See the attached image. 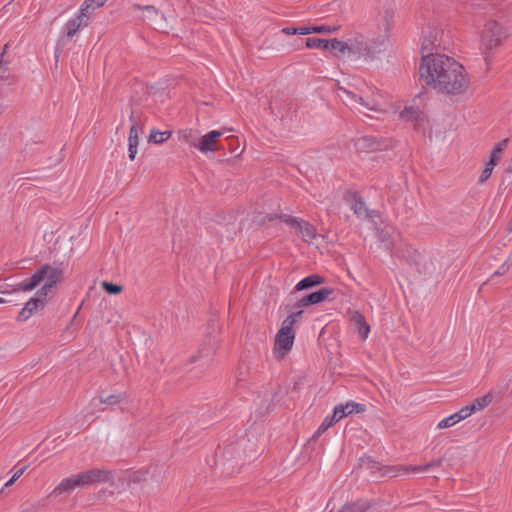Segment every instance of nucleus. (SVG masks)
<instances>
[{"instance_id":"nucleus-1","label":"nucleus","mask_w":512,"mask_h":512,"mask_svg":"<svg viewBox=\"0 0 512 512\" xmlns=\"http://www.w3.org/2000/svg\"><path fill=\"white\" fill-rule=\"evenodd\" d=\"M418 71L423 85L446 95H461L470 84L464 67L442 53L423 55Z\"/></svg>"},{"instance_id":"nucleus-2","label":"nucleus","mask_w":512,"mask_h":512,"mask_svg":"<svg viewBox=\"0 0 512 512\" xmlns=\"http://www.w3.org/2000/svg\"><path fill=\"white\" fill-rule=\"evenodd\" d=\"M505 38V31L498 22L489 21L486 23L482 32L481 42L487 63H489L493 49L498 47Z\"/></svg>"},{"instance_id":"nucleus-3","label":"nucleus","mask_w":512,"mask_h":512,"mask_svg":"<svg viewBox=\"0 0 512 512\" xmlns=\"http://www.w3.org/2000/svg\"><path fill=\"white\" fill-rule=\"evenodd\" d=\"M444 32L436 26H428L423 32L421 53L427 55L429 53H440L441 49H446V43L443 40Z\"/></svg>"},{"instance_id":"nucleus-4","label":"nucleus","mask_w":512,"mask_h":512,"mask_svg":"<svg viewBox=\"0 0 512 512\" xmlns=\"http://www.w3.org/2000/svg\"><path fill=\"white\" fill-rule=\"evenodd\" d=\"M53 270H61L58 267H52L49 264H44L36 270V272L29 278L24 279L22 282L14 285L13 291H32L38 287L44 280H47Z\"/></svg>"},{"instance_id":"nucleus-5","label":"nucleus","mask_w":512,"mask_h":512,"mask_svg":"<svg viewBox=\"0 0 512 512\" xmlns=\"http://www.w3.org/2000/svg\"><path fill=\"white\" fill-rule=\"evenodd\" d=\"M53 270H61L58 267H52L49 264H44L36 270V272L29 278L24 279L22 282L14 285L13 291H32L38 287L44 280H47Z\"/></svg>"},{"instance_id":"nucleus-6","label":"nucleus","mask_w":512,"mask_h":512,"mask_svg":"<svg viewBox=\"0 0 512 512\" xmlns=\"http://www.w3.org/2000/svg\"><path fill=\"white\" fill-rule=\"evenodd\" d=\"M294 338V328L282 323L275 337L274 353L277 358H283L292 349Z\"/></svg>"},{"instance_id":"nucleus-7","label":"nucleus","mask_w":512,"mask_h":512,"mask_svg":"<svg viewBox=\"0 0 512 512\" xmlns=\"http://www.w3.org/2000/svg\"><path fill=\"white\" fill-rule=\"evenodd\" d=\"M334 289L329 287H322L321 289L312 292L310 294L304 295L303 297L297 299L295 303L291 305H286L287 310H295L298 308H304L311 305H316L322 303L334 294Z\"/></svg>"},{"instance_id":"nucleus-8","label":"nucleus","mask_w":512,"mask_h":512,"mask_svg":"<svg viewBox=\"0 0 512 512\" xmlns=\"http://www.w3.org/2000/svg\"><path fill=\"white\" fill-rule=\"evenodd\" d=\"M361 466L365 469L369 470L371 474L380 473L381 477L391 476L395 477L399 473L405 474V466L395 465V466H383L379 462L373 460L371 457H363L360 459Z\"/></svg>"},{"instance_id":"nucleus-9","label":"nucleus","mask_w":512,"mask_h":512,"mask_svg":"<svg viewBox=\"0 0 512 512\" xmlns=\"http://www.w3.org/2000/svg\"><path fill=\"white\" fill-rule=\"evenodd\" d=\"M346 53L356 57H364L365 59H373L376 53L381 49H375L364 41L363 37L348 39Z\"/></svg>"},{"instance_id":"nucleus-10","label":"nucleus","mask_w":512,"mask_h":512,"mask_svg":"<svg viewBox=\"0 0 512 512\" xmlns=\"http://www.w3.org/2000/svg\"><path fill=\"white\" fill-rule=\"evenodd\" d=\"M78 475L83 487L99 482H113V473L109 470L93 468Z\"/></svg>"},{"instance_id":"nucleus-11","label":"nucleus","mask_w":512,"mask_h":512,"mask_svg":"<svg viewBox=\"0 0 512 512\" xmlns=\"http://www.w3.org/2000/svg\"><path fill=\"white\" fill-rule=\"evenodd\" d=\"M221 131L212 130L203 135L198 143H192L194 147L199 149L202 153L214 152L222 147L217 145V139L222 136Z\"/></svg>"},{"instance_id":"nucleus-12","label":"nucleus","mask_w":512,"mask_h":512,"mask_svg":"<svg viewBox=\"0 0 512 512\" xmlns=\"http://www.w3.org/2000/svg\"><path fill=\"white\" fill-rule=\"evenodd\" d=\"M365 405L361 403H356L354 401H349L345 405L339 404L334 407L333 415L337 421H340L342 418L352 414V413H362L365 411Z\"/></svg>"},{"instance_id":"nucleus-13","label":"nucleus","mask_w":512,"mask_h":512,"mask_svg":"<svg viewBox=\"0 0 512 512\" xmlns=\"http://www.w3.org/2000/svg\"><path fill=\"white\" fill-rule=\"evenodd\" d=\"M472 413H474V407H462L459 411L456 413L450 415L449 417L444 418L441 420L437 428L438 429H446L449 427L454 426L456 423L460 422L461 420L466 419L469 417Z\"/></svg>"},{"instance_id":"nucleus-14","label":"nucleus","mask_w":512,"mask_h":512,"mask_svg":"<svg viewBox=\"0 0 512 512\" xmlns=\"http://www.w3.org/2000/svg\"><path fill=\"white\" fill-rule=\"evenodd\" d=\"M62 275V270H53L48 279L45 281V284L36 292L34 297L40 298L45 304L48 291L57 286V284L61 281Z\"/></svg>"},{"instance_id":"nucleus-15","label":"nucleus","mask_w":512,"mask_h":512,"mask_svg":"<svg viewBox=\"0 0 512 512\" xmlns=\"http://www.w3.org/2000/svg\"><path fill=\"white\" fill-rule=\"evenodd\" d=\"M44 306H45V304L40 298H35V297L30 298V300L25 304V306L19 312L18 320L26 321L34 313H36L39 309H43Z\"/></svg>"},{"instance_id":"nucleus-16","label":"nucleus","mask_w":512,"mask_h":512,"mask_svg":"<svg viewBox=\"0 0 512 512\" xmlns=\"http://www.w3.org/2000/svg\"><path fill=\"white\" fill-rule=\"evenodd\" d=\"M77 487H83L78 474L63 479L53 490L52 494L60 495L73 491Z\"/></svg>"},{"instance_id":"nucleus-17","label":"nucleus","mask_w":512,"mask_h":512,"mask_svg":"<svg viewBox=\"0 0 512 512\" xmlns=\"http://www.w3.org/2000/svg\"><path fill=\"white\" fill-rule=\"evenodd\" d=\"M325 282L324 277L318 275V274H311L302 280H300L296 286L295 291H303L310 288H313L315 286L321 285Z\"/></svg>"},{"instance_id":"nucleus-18","label":"nucleus","mask_w":512,"mask_h":512,"mask_svg":"<svg viewBox=\"0 0 512 512\" xmlns=\"http://www.w3.org/2000/svg\"><path fill=\"white\" fill-rule=\"evenodd\" d=\"M244 454V442L238 441L236 443L230 444L224 449V455L228 460L235 459L236 463L243 460Z\"/></svg>"},{"instance_id":"nucleus-19","label":"nucleus","mask_w":512,"mask_h":512,"mask_svg":"<svg viewBox=\"0 0 512 512\" xmlns=\"http://www.w3.org/2000/svg\"><path fill=\"white\" fill-rule=\"evenodd\" d=\"M352 199L353 201L351 203V209L353 210L354 214H356L358 217H371V212L366 208L362 197L357 192L352 194Z\"/></svg>"},{"instance_id":"nucleus-20","label":"nucleus","mask_w":512,"mask_h":512,"mask_svg":"<svg viewBox=\"0 0 512 512\" xmlns=\"http://www.w3.org/2000/svg\"><path fill=\"white\" fill-rule=\"evenodd\" d=\"M351 321L354 322L357 326V331L361 339H366L370 332V325L365 320V317L358 311H356L352 317Z\"/></svg>"},{"instance_id":"nucleus-21","label":"nucleus","mask_w":512,"mask_h":512,"mask_svg":"<svg viewBox=\"0 0 512 512\" xmlns=\"http://www.w3.org/2000/svg\"><path fill=\"white\" fill-rule=\"evenodd\" d=\"M339 29L338 26H328V25H309V26H301V31H303V35L308 34H331L336 32Z\"/></svg>"},{"instance_id":"nucleus-22","label":"nucleus","mask_w":512,"mask_h":512,"mask_svg":"<svg viewBox=\"0 0 512 512\" xmlns=\"http://www.w3.org/2000/svg\"><path fill=\"white\" fill-rule=\"evenodd\" d=\"M342 92H343V94L346 95V97H347L346 100H348V101L359 102L363 107H365L366 109L371 110V111L380 110L378 107V104L374 100L366 101L363 97L357 96L355 93L348 91L346 89H343Z\"/></svg>"},{"instance_id":"nucleus-23","label":"nucleus","mask_w":512,"mask_h":512,"mask_svg":"<svg viewBox=\"0 0 512 512\" xmlns=\"http://www.w3.org/2000/svg\"><path fill=\"white\" fill-rule=\"evenodd\" d=\"M356 146L360 150L375 151L380 150L381 145L376 138L372 136H363L356 141Z\"/></svg>"},{"instance_id":"nucleus-24","label":"nucleus","mask_w":512,"mask_h":512,"mask_svg":"<svg viewBox=\"0 0 512 512\" xmlns=\"http://www.w3.org/2000/svg\"><path fill=\"white\" fill-rule=\"evenodd\" d=\"M127 399V394L125 392H119L107 395L105 392H101L98 396V400L100 403L107 405H117L122 401Z\"/></svg>"},{"instance_id":"nucleus-25","label":"nucleus","mask_w":512,"mask_h":512,"mask_svg":"<svg viewBox=\"0 0 512 512\" xmlns=\"http://www.w3.org/2000/svg\"><path fill=\"white\" fill-rule=\"evenodd\" d=\"M371 507V503L359 499L354 502L346 503L339 512H365Z\"/></svg>"},{"instance_id":"nucleus-26","label":"nucleus","mask_w":512,"mask_h":512,"mask_svg":"<svg viewBox=\"0 0 512 512\" xmlns=\"http://www.w3.org/2000/svg\"><path fill=\"white\" fill-rule=\"evenodd\" d=\"M442 463H443L442 459H437V460H433L425 465H408V466H405V474H407L409 472H414V473L426 472L433 467L442 466Z\"/></svg>"},{"instance_id":"nucleus-27","label":"nucleus","mask_w":512,"mask_h":512,"mask_svg":"<svg viewBox=\"0 0 512 512\" xmlns=\"http://www.w3.org/2000/svg\"><path fill=\"white\" fill-rule=\"evenodd\" d=\"M508 142H509V139L506 138L494 146V148L492 149V151L490 153V158H489L490 165H497L498 161L501 158L502 152L505 150V148L508 145Z\"/></svg>"},{"instance_id":"nucleus-28","label":"nucleus","mask_w":512,"mask_h":512,"mask_svg":"<svg viewBox=\"0 0 512 512\" xmlns=\"http://www.w3.org/2000/svg\"><path fill=\"white\" fill-rule=\"evenodd\" d=\"M421 116V111L413 106L405 107L400 112V118L404 121L418 122Z\"/></svg>"},{"instance_id":"nucleus-29","label":"nucleus","mask_w":512,"mask_h":512,"mask_svg":"<svg viewBox=\"0 0 512 512\" xmlns=\"http://www.w3.org/2000/svg\"><path fill=\"white\" fill-rule=\"evenodd\" d=\"M297 230L302 234L305 241L316 238V228L308 221L301 220Z\"/></svg>"},{"instance_id":"nucleus-30","label":"nucleus","mask_w":512,"mask_h":512,"mask_svg":"<svg viewBox=\"0 0 512 512\" xmlns=\"http://www.w3.org/2000/svg\"><path fill=\"white\" fill-rule=\"evenodd\" d=\"M146 476L147 472L143 470L128 472L124 477V481H126L128 486H130L131 484H140L146 481Z\"/></svg>"},{"instance_id":"nucleus-31","label":"nucleus","mask_w":512,"mask_h":512,"mask_svg":"<svg viewBox=\"0 0 512 512\" xmlns=\"http://www.w3.org/2000/svg\"><path fill=\"white\" fill-rule=\"evenodd\" d=\"M171 136L170 131H158L156 129H152L148 136V142L154 144H162L166 140H168Z\"/></svg>"},{"instance_id":"nucleus-32","label":"nucleus","mask_w":512,"mask_h":512,"mask_svg":"<svg viewBox=\"0 0 512 512\" xmlns=\"http://www.w3.org/2000/svg\"><path fill=\"white\" fill-rule=\"evenodd\" d=\"M329 43V39H322L316 37H309L305 39V46L310 49L319 48L323 50H328Z\"/></svg>"},{"instance_id":"nucleus-33","label":"nucleus","mask_w":512,"mask_h":512,"mask_svg":"<svg viewBox=\"0 0 512 512\" xmlns=\"http://www.w3.org/2000/svg\"><path fill=\"white\" fill-rule=\"evenodd\" d=\"M492 399V394L488 393L482 397L476 398L471 404L466 405V407H474V412L477 410H482L492 402Z\"/></svg>"},{"instance_id":"nucleus-34","label":"nucleus","mask_w":512,"mask_h":512,"mask_svg":"<svg viewBox=\"0 0 512 512\" xmlns=\"http://www.w3.org/2000/svg\"><path fill=\"white\" fill-rule=\"evenodd\" d=\"M328 50L332 51L335 56L338 53L345 54L347 50V43L338 39H329Z\"/></svg>"},{"instance_id":"nucleus-35","label":"nucleus","mask_w":512,"mask_h":512,"mask_svg":"<svg viewBox=\"0 0 512 512\" xmlns=\"http://www.w3.org/2000/svg\"><path fill=\"white\" fill-rule=\"evenodd\" d=\"M80 28H83L81 26V21L77 20L76 17L70 19L66 24H65V29H66V36L71 39L73 38L76 33L79 31Z\"/></svg>"},{"instance_id":"nucleus-36","label":"nucleus","mask_w":512,"mask_h":512,"mask_svg":"<svg viewBox=\"0 0 512 512\" xmlns=\"http://www.w3.org/2000/svg\"><path fill=\"white\" fill-rule=\"evenodd\" d=\"M133 8L144 11L146 13L145 19H148L150 21L154 20L159 13L158 9L152 5L142 6L140 4H133Z\"/></svg>"},{"instance_id":"nucleus-37","label":"nucleus","mask_w":512,"mask_h":512,"mask_svg":"<svg viewBox=\"0 0 512 512\" xmlns=\"http://www.w3.org/2000/svg\"><path fill=\"white\" fill-rule=\"evenodd\" d=\"M336 422H338V421L336 420L334 415L325 417V419L323 420L321 425L318 427V429L314 433L313 438L319 437L322 433H324L328 428L333 426Z\"/></svg>"},{"instance_id":"nucleus-38","label":"nucleus","mask_w":512,"mask_h":512,"mask_svg":"<svg viewBox=\"0 0 512 512\" xmlns=\"http://www.w3.org/2000/svg\"><path fill=\"white\" fill-rule=\"evenodd\" d=\"M292 312L287 316V318L283 321V324L289 326V327H293L294 324H296L302 317L303 315V310L302 308H298V309H295V310H291Z\"/></svg>"},{"instance_id":"nucleus-39","label":"nucleus","mask_w":512,"mask_h":512,"mask_svg":"<svg viewBox=\"0 0 512 512\" xmlns=\"http://www.w3.org/2000/svg\"><path fill=\"white\" fill-rule=\"evenodd\" d=\"M101 285L103 290L110 295L119 294L123 290V287L121 285H117L112 282L103 281Z\"/></svg>"},{"instance_id":"nucleus-40","label":"nucleus","mask_w":512,"mask_h":512,"mask_svg":"<svg viewBox=\"0 0 512 512\" xmlns=\"http://www.w3.org/2000/svg\"><path fill=\"white\" fill-rule=\"evenodd\" d=\"M495 166L496 165H490L489 161L486 163L485 168L483 169V171H482V173H481V175L479 177V183L480 184H483L484 182H486L490 178V176H491Z\"/></svg>"},{"instance_id":"nucleus-41","label":"nucleus","mask_w":512,"mask_h":512,"mask_svg":"<svg viewBox=\"0 0 512 512\" xmlns=\"http://www.w3.org/2000/svg\"><path fill=\"white\" fill-rule=\"evenodd\" d=\"M85 9H86V7L80 8L79 12L75 16L77 18V20L81 21V26L83 28L87 27L89 25V22L91 19V17H89V15L84 12V11H86Z\"/></svg>"},{"instance_id":"nucleus-42","label":"nucleus","mask_w":512,"mask_h":512,"mask_svg":"<svg viewBox=\"0 0 512 512\" xmlns=\"http://www.w3.org/2000/svg\"><path fill=\"white\" fill-rule=\"evenodd\" d=\"M128 143L138 144V128L136 123L130 127Z\"/></svg>"},{"instance_id":"nucleus-43","label":"nucleus","mask_w":512,"mask_h":512,"mask_svg":"<svg viewBox=\"0 0 512 512\" xmlns=\"http://www.w3.org/2000/svg\"><path fill=\"white\" fill-rule=\"evenodd\" d=\"M248 372V367L244 365H240L238 368V374H237V384L240 382H243L245 380V376Z\"/></svg>"},{"instance_id":"nucleus-44","label":"nucleus","mask_w":512,"mask_h":512,"mask_svg":"<svg viewBox=\"0 0 512 512\" xmlns=\"http://www.w3.org/2000/svg\"><path fill=\"white\" fill-rule=\"evenodd\" d=\"M86 7V11H84L86 14L89 15V17L92 16L94 10L97 8L95 7V5L92 3V2H89L88 0H85L82 5H81V8H85Z\"/></svg>"},{"instance_id":"nucleus-45","label":"nucleus","mask_w":512,"mask_h":512,"mask_svg":"<svg viewBox=\"0 0 512 512\" xmlns=\"http://www.w3.org/2000/svg\"><path fill=\"white\" fill-rule=\"evenodd\" d=\"M300 29H301V27H297V28L285 27L282 29V32L286 35H295V34L303 35V31H301Z\"/></svg>"},{"instance_id":"nucleus-46","label":"nucleus","mask_w":512,"mask_h":512,"mask_svg":"<svg viewBox=\"0 0 512 512\" xmlns=\"http://www.w3.org/2000/svg\"><path fill=\"white\" fill-rule=\"evenodd\" d=\"M8 49V44H5L2 50V53L0 55V69L3 70V73L7 71V63L4 62V55L6 53V50Z\"/></svg>"},{"instance_id":"nucleus-47","label":"nucleus","mask_w":512,"mask_h":512,"mask_svg":"<svg viewBox=\"0 0 512 512\" xmlns=\"http://www.w3.org/2000/svg\"><path fill=\"white\" fill-rule=\"evenodd\" d=\"M138 144L128 143L129 159L134 160L137 154Z\"/></svg>"},{"instance_id":"nucleus-48","label":"nucleus","mask_w":512,"mask_h":512,"mask_svg":"<svg viewBox=\"0 0 512 512\" xmlns=\"http://www.w3.org/2000/svg\"><path fill=\"white\" fill-rule=\"evenodd\" d=\"M302 219H299L297 217H293L291 216L290 219H288V225L291 227V228H294V229H298V227L300 226V222H301Z\"/></svg>"},{"instance_id":"nucleus-49","label":"nucleus","mask_w":512,"mask_h":512,"mask_svg":"<svg viewBox=\"0 0 512 512\" xmlns=\"http://www.w3.org/2000/svg\"><path fill=\"white\" fill-rule=\"evenodd\" d=\"M181 134H182V137L184 138V140L188 143H190L192 145V143H194L192 140L193 138V131L192 130H183L181 131Z\"/></svg>"},{"instance_id":"nucleus-50","label":"nucleus","mask_w":512,"mask_h":512,"mask_svg":"<svg viewBox=\"0 0 512 512\" xmlns=\"http://www.w3.org/2000/svg\"><path fill=\"white\" fill-rule=\"evenodd\" d=\"M204 351H206V349H201L199 350L198 352V355L196 356H192L190 359H189V362L190 363H195L196 361L200 360L201 358H203V353Z\"/></svg>"},{"instance_id":"nucleus-51","label":"nucleus","mask_w":512,"mask_h":512,"mask_svg":"<svg viewBox=\"0 0 512 512\" xmlns=\"http://www.w3.org/2000/svg\"><path fill=\"white\" fill-rule=\"evenodd\" d=\"M27 468H28V465H25L22 468H19L18 470H16L14 472L13 477H16V480H18L23 475V473L26 471Z\"/></svg>"},{"instance_id":"nucleus-52","label":"nucleus","mask_w":512,"mask_h":512,"mask_svg":"<svg viewBox=\"0 0 512 512\" xmlns=\"http://www.w3.org/2000/svg\"><path fill=\"white\" fill-rule=\"evenodd\" d=\"M89 2H92L95 7L99 8L103 6L108 0H88Z\"/></svg>"},{"instance_id":"nucleus-53","label":"nucleus","mask_w":512,"mask_h":512,"mask_svg":"<svg viewBox=\"0 0 512 512\" xmlns=\"http://www.w3.org/2000/svg\"><path fill=\"white\" fill-rule=\"evenodd\" d=\"M277 218H279L281 221L285 222L286 224L288 223V219H290V215H287V214H281V215H278L276 216Z\"/></svg>"},{"instance_id":"nucleus-54","label":"nucleus","mask_w":512,"mask_h":512,"mask_svg":"<svg viewBox=\"0 0 512 512\" xmlns=\"http://www.w3.org/2000/svg\"><path fill=\"white\" fill-rule=\"evenodd\" d=\"M16 477H11L5 484H4V487H10L12 486L15 482H16Z\"/></svg>"},{"instance_id":"nucleus-55","label":"nucleus","mask_w":512,"mask_h":512,"mask_svg":"<svg viewBox=\"0 0 512 512\" xmlns=\"http://www.w3.org/2000/svg\"><path fill=\"white\" fill-rule=\"evenodd\" d=\"M129 120L132 122V125H133L134 123H136V126L138 125L137 119L135 118V116H134V112H133V111L131 112V114H130V116H129Z\"/></svg>"},{"instance_id":"nucleus-56","label":"nucleus","mask_w":512,"mask_h":512,"mask_svg":"<svg viewBox=\"0 0 512 512\" xmlns=\"http://www.w3.org/2000/svg\"><path fill=\"white\" fill-rule=\"evenodd\" d=\"M506 172H507V173H512V165H511V166H509V167L506 169Z\"/></svg>"},{"instance_id":"nucleus-57","label":"nucleus","mask_w":512,"mask_h":512,"mask_svg":"<svg viewBox=\"0 0 512 512\" xmlns=\"http://www.w3.org/2000/svg\"><path fill=\"white\" fill-rule=\"evenodd\" d=\"M502 274H503V272H499V271H497L496 273H494V274L492 275V277H494V276H496V275H502Z\"/></svg>"},{"instance_id":"nucleus-58","label":"nucleus","mask_w":512,"mask_h":512,"mask_svg":"<svg viewBox=\"0 0 512 512\" xmlns=\"http://www.w3.org/2000/svg\"><path fill=\"white\" fill-rule=\"evenodd\" d=\"M208 363H209V359H207V360L203 363V365H206V366H207V365H208Z\"/></svg>"},{"instance_id":"nucleus-59","label":"nucleus","mask_w":512,"mask_h":512,"mask_svg":"<svg viewBox=\"0 0 512 512\" xmlns=\"http://www.w3.org/2000/svg\"><path fill=\"white\" fill-rule=\"evenodd\" d=\"M385 238H387V235H384V234L382 233V240L384 241V240H385Z\"/></svg>"},{"instance_id":"nucleus-60","label":"nucleus","mask_w":512,"mask_h":512,"mask_svg":"<svg viewBox=\"0 0 512 512\" xmlns=\"http://www.w3.org/2000/svg\"><path fill=\"white\" fill-rule=\"evenodd\" d=\"M385 238H387V235H384V234L382 233V240L384 241V240H385Z\"/></svg>"},{"instance_id":"nucleus-61","label":"nucleus","mask_w":512,"mask_h":512,"mask_svg":"<svg viewBox=\"0 0 512 512\" xmlns=\"http://www.w3.org/2000/svg\"><path fill=\"white\" fill-rule=\"evenodd\" d=\"M395 255L398 256V257H401L400 254H399V251H395Z\"/></svg>"},{"instance_id":"nucleus-62","label":"nucleus","mask_w":512,"mask_h":512,"mask_svg":"<svg viewBox=\"0 0 512 512\" xmlns=\"http://www.w3.org/2000/svg\"><path fill=\"white\" fill-rule=\"evenodd\" d=\"M80 310H81V307H78L76 310V313H79Z\"/></svg>"},{"instance_id":"nucleus-63","label":"nucleus","mask_w":512,"mask_h":512,"mask_svg":"<svg viewBox=\"0 0 512 512\" xmlns=\"http://www.w3.org/2000/svg\"><path fill=\"white\" fill-rule=\"evenodd\" d=\"M80 310H81V307H78L76 310V313H79Z\"/></svg>"},{"instance_id":"nucleus-64","label":"nucleus","mask_w":512,"mask_h":512,"mask_svg":"<svg viewBox=\"0 0 512 512\" xmlns=\"http://www.w3.org/2000/svg\"><path fill=\"white\" fill-rule=\"evenodd\" d=\"M80 310H81V307H78L76 310V313H79Z\"/></svg>"}]
</instances>
